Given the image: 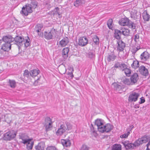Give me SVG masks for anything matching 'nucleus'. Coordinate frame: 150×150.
<instances>
[{
  "label": "nucleus",
  "instance_id": "63",
  "mask_svg": "<svg viewBox=\"0 0 150 150\" xmlns=\"http://www.w3.org/2000/svg\"><path fill=\"white\" fill-rule=\"evenodd\" d=\"M1 41L2 40L0 39V44L1 43Z\"/></svg>",
  "mask_w": 150,
  "mask_h": 150
},
{
  "label": "nucleus",
  "instance_id": "47",
  "mask_svg": "<svg viewBox=\"0 0 150 150\" xmlns=\"http://www.w3.org/2000/svg\"><path fill=\"white\" fill-rule=\"evenodd\" d=\"M89 147L85 144H83L82 145L80 150H89Z\"/></svg>",
  "mask_w": 150,
  "mask_h": 150
},
{
  "label": "nucleus",
  "instance_id": "53",
  "mask_svg": "<svg viewBox=\"0 0 150 150\" xmlns=\"http://www.w3.org/2000/svg\"><path fill=\"white\" fill-rule=\"evenodd\" d=\"M140 101L139 102V104L143 103L145 102V98L144 97H142L140 98Z\"/></svg>",
  "mask_w": 150,
  "mask_h": 150
},
{
  "label": "nucleus",
  "instance_id": "55",
  "mask_svg": "<svg viewBox=\"0 0 150 150\" xmlns=\"http://www.w3.org/2000/svg\"><path fill=\"white\" fill-rule=\"evenodd\" d=\"M134 126L133 125H131L129 126V128L127 129V131H129L130 132H131V131L132 129L133 128H134Z\"/></svg>",
  "mask_w": 150,
  "mask_h": 150
},
{
  "label": "nucleus",
  "instance_id": "30",
  "mask_svg": "<svg viewBox=\"0 0 150 150\" xmlns=\"http://www.w3.org/2000/svg\"><path fill=\"white\" fill-rule=\"evenodd\" d=\"M139 144H138V143L137 142V140H136L134 142V143H130L129 144V146H128V147L127 148V149H134V147H138L139 146Z\"/></svg>",
  "mask_w": 150,
  "mask_h": 150
},
{
  "label": "nucleus",
  "instance_id": "57",
  "mask_svg": "<svg viewBox=\"0 0 150 150\" xmlns=\"http://www.w3.org/2000/svg\"><path fill=\"white\" fill-rule=\"evenodd\" d=\"M134 107L135 108H139V104H136L134 105Z\"/></svg>",
  "mask_w": 150,
  "mask_h": 150
},
{
  "label": "nucleus",
  "instance_id": "10",
  "mask_svg": "<svg viewBox=\"0 0 150 150\" xmlns=\"http://www.w3.org/2000/svg\"><path fill=\"white\" fill-rule=\"evenodd\" d=\"M117 50L119 52L123 51L125 47V44L122 40L117 41Z\"/></svg>",
  "mask_w": 150,
  "mask_h": 150
},
{
  "label": "nucleus",
  "instance_id": "36",
  "mask_svg": "<svg viewBox=\"0 0 150 150\" xmlns=\"http://www.w3.org/2000/svg\"><path fill=\"white\" fill-rule=\"evenodd\" d=\"M143 17L144 21H148L150 18V16L148 14L147 12H144L143 14Z\"/></svg>",
  "mask_w": 150,
  "mask_h": 150
},
{
  "label": "nucleus",
  "instance_id": "29",
  "mask_svg": "<svg viewBox=\"0 0 150 150\" xmlns=\"http://www.w3.org/2000/svg\"><path fill=\"white\" fill-rule=\"evenodd\" d=\"M52 13L54 16L58 15L59 18L61 17H62L60 16L61 13L60 12L59 8L58 7L55 8L53 10Z\"/></svg>",
  "mask_w": 150,
  "mask_h": 150
},
{
  "label": "nucleus",
  "instance_id": "40",
  "mask_svg": "<svg viewBox=\"0 0 150 150\" xmlns=\"http://www.w3.org/2000/svg\"><path fill=\"white\" fill-rule=\"evenodd\" d=\"M122 82L125 84L127 85H133L131 83V80L129 79L125 78L123 80Z\"/></svg>",
  "mask_w": 150,
  "mask_h": 150
},
{
  "label": "nucleus",
  "instance_id": "39",
  "mask_svg": "<svg viewBox=\"0 0 150 150\" xmlns=\"http://www.w3.org/2000/svg\"><path fill=\"white\" fill-rule=\"evenodd\" d=\"M44 126L45 127L46 132H47L51 129V128L52 127V124L49 123L47 125H44Z\"/></svg>",
  "mask_w": 150,
  "mask_h": 150
},
{
  "label": "nucleus",
  "instance_id": "21",
  "mask_svg": "<svg viewBox=\"0 0 150 150\" xmlns=\"http://www.w3.org/2000/svg\"><path fill=\"white\" fill-rule=\"evenodd\" d=\"M69 49L68 47L64 48L62 51V57L64 59H66L68 56V53Z\"/></svg>",
  "mask_w": 150,
  "mask_h": 150
},
{
  "label": "nucleus",
  "instance_id": "13",
  "mask_svg": "<svg viewBox=\"0 0 150 150\" xmlns=\"http://www.w3.org/2000/svg\"><path fill=\"white\" fill-rule=\"evenodd\" d=\"M139 71L142 75L147 76L149 75V72L148 69L144 66H141L139 67Z\"/></svg>",
  "mask_w": 150,
  "mask_h": 150
},
{
  "label": "nucleus",
  "instance_id": "43",
  "mask_svg": "<svg viewBox=\"0 0 150 150\" xmlns=\"http://www.w3.org/2000/svg\"><path fill=\"white\" fill-rule=\"evenodd\" d=\"M126 75L127 76H129L131 72V70L127 67L124 70Z\"/></svg>",
  "mask_w": 150,
  "mask_h": 150
},
{
  "label": "nucleus",
  "instance_id": "32",
  "mask_svg": "<svg viewBox=\"0 0 150 150\" xmlns=\"http://www.w3.org/2000/svg\"><path fill=\"white\" fill-rule=\"evenodd\" d=\"M139 62L137 60H134L133 63L131 64V67L132 68L136 69L139 67Z\"/></svg>",
  "mask_w": 150,
  "mask_h": 150
},
{
  "label": "nucleus",
  "instance_id": "19",
  "mask_svg": "<svg viewBox=\"0 0 150 150\" xmlns=\"http://www.w3.org/2000/svg\"><path fill=\"white\" fill-rule=\"evenodd\" d=\"M117 56L114 52L108 53L107 57V60L108 62L114 61L116 59Z\"/></svg>",
  "mask_w": 150,
  "mask_h": 150
},
{
  "label": "nucleus",
  "instance_id": "35",
  "mask_svg": "<svg viewBox=\"0 0 150 150\" xmlns=\"http://www.w3.org/2000/svg\"><path fill=\"white\" fill-rule=\"evenodd\" d=\"M43 27V25L41 24H38L35 27V30L37 33H39Z\"/></svg>",
  "mask_w": 150,
  "mask_h": 150
},
{
  "label": "nucleus",
  "instance_id": "17",
  "mask_svg": "<svg viewBox=\"0 0 150 150\" xmlns=\"http://www.w3.org/2000/svg\"><path fill=\"white\" fill-rule=\"evenodd\" d=\"M67 130L66 126L63 125H61L60 127L56 132V134L58 136H61Z\"/></svg>",
  "mask_w": 150,
  "mask_h": 150
},
{
  "label": "nucleus",
  "instance_id": "23",
  "mask_svg": "<svg viewBox=\"0 0 150 150\" xmlns=\"http://www.w3.org/2000/svg\"><path fill=\"white\" fill-rule=\"evenodd\" d=\"M122 35L121 29H115L114 30V37L116 39L120 40L121 39V35Z\"/></svg>",
  "mask_w": 150,
  "mask_h": 150
},
{
  "label": "nucleus",
  "instance_id": "8",
  "mask_svg": "<svg viewBox=\"0 0 150 150\" xmlns=\"http://www.w3.org/2000/svg\"><path fill=\"white\" fill-rule=\"evenodd\" d=\"M139 94L135 92H133L130 93L128 97V100L130 102H136L137 100Z\"/></svg>",
  "mask_w": 150,
  "mask_h": 150
},
{
  "label": "nucleus",
  "instance_id": "44",
  "mask_svg": "<svg viewBox=\"0 0 150 150\" xmlns=\"http://www.w3.org/2000/svg\"><path fill=\"white\" fill-rule=\"evenodd\" d=\"M130 142L128 141H124L122 142V144L124 146L126 149H127V147H128L129 146Z\"/></svg>",
  "mask_w": 150,
  "mask_h": 150
},
{
  "label": "nucleus",
  "instance_id": "16",
  "mask_svg": "<svg viewBox=\"0 0 150 150\" xmlns=\"http://www.w3.org/2000/svg\"><path fill=\"white\" fill-rule=\"evenodd\" d=\"M140 58L142 61H146L149 59H150V54L146 51H144L141 54Z\"/></svg>",
  "mask_w": 150,
  "mask_h": 150
},
{
  "label": "nucleus",
  "instance_id": "52",
  "mask_svg": "<svg viewBox=\"0 0 150 150\" xmlns=\"http://www.w3.org/2000/svg\"><path fill=\"white\" fill-rule=\"evenodd\" d=\"M121 64V63H120V62H116V63H115V64L114 65V66L113 67L114 68H118V67L120 68Z\"/></svg>",
  "mask_w": 150,
  "mask_h": 150
},
{
  "label": "nucleus",
  "instance_id": "56",
  "mask_svg": "<svg viewBox=\"0 0 150 150\" xmlns=\"http://www.w3.org/2000/svg\"><path fill=\"white\" fill-rule=\"evenodd\" d=\"M139 49H140V48H138V47H134L133 49V53H135Z\"/></svg>",
  "mask_w": 150,
  "mask_h": 150
},
{
  "label": "nucleus",
  "instance_id": "33",
  "mask_svg": "<svg viewBox=\"0 0 150 150\" xmlns=\"http://www.w3.org/2000/svg\"><path fill=\"white\" fill-rule=\"evenodd\" d=\"M112 150H122V146L120 144H115L112 145Z\"/></svg>",
  "mask_w": 150,
  "mask_h": 150
},
{
  "label": "nucleus",
  "instance_id": "18",
  "mask_svg": "<svg viewBox=\"0 0 150 150\" xmlns=\"http://www.w3.org/2000/svg\"><path fill=\"white\" fill-rule=\"evenodd\" d=\"M13 38L11 35H7L4 36L2 38V40L5 43H11L13 42Z\"/></svg>",
  "mask_w": 150,
  "mask_h": 150
},
{
  "label": "nucleus",
  "instance_id": "25",
  "mask_svg": "<svg viewBox=\"0 0 150 150\" xmlns=\"http://www.w3.org/2000/svg\"><path fill=\"white\" fill-rule=\"evenodd\" d=\"M69 42V38L67 37H65L60 41L59 43L61 47H64L66 46Z\"/></svg>",
  "mask_w": 150,
  "mask_h": 150
},
{
  "label": "nucleus",
  "instance_id": "20",
  "mask_svg": "<svg viewBox=\"0 0 150 150\" xmlns=\"http://www.w3.org/2000/svg\"><path fill=\"white\" fill-rule=\"evenodd\" d=\"M139 79V76L137 74L135 73L131 76L130 80L131 81V83L132 85L134 84L137 82Z\"/></svg>",
  "mask_w": 150,
  "mask_h": 150
},
{
  "label": "nucleus",
  "instance_id": "60",
  "mask_svg": "<svg viewBox=\"0 0 150 150\" xmlns=\"http://www.w3.org/2000/svg\"><path fill=\"white\" fill-rule=\"evenodd\" d=\"M5 121L6 122H7L8 124H10V123L11 122V120H9L8 121H7V120H5Z\"/></svg>",
  "mask_w": 150,
  "mask_h": 150
},
{
  "label": "nucleus",
  "instance_id": "46",
  "mask_svg": "<svg viewBox=\"0 0 150 150\" xmlns=\"http://www.w3.org/2000/svg\"><path fill=\"white\" fill-rule=\"evenodd\" d=\"M88 57L90 58H94L95 56V54L93 52L90 51L87 54Z\"/></svg>",
  "mask_w": 150,
  "mask_h": 150
},
{
  "label": "nucleus",
  "instance_id": "37",
  "mask_svg": "<svg viewBox=\"0 0 150 150\" xmlns=\"http://www.w3.org/2000/svg\"><path fill=\"white\" fill-rule=\"evenodd\" d=\"M112 24V19L111 18L109 19L107 22V25L108 27L110 29H112L113 28Z\"/></svg>",
  "mask_w": 150,
  "mask_h": 150
},
{
  "label": "nucleus",
  "instance_id": "41",
  "mask_svg": "<svg viewBox=\"0 0 150 150\" xmlns=\"http://www.w3.org/2000/svg\"><path fill=\"white\" fill-rule=\"evenodd\" d=\"M9 83L10 87L12 88H14L16 86V82L14 80H9Z\"/></svg>",
  "mask_w": 150,
  "mask_h": 150
},
{
  "label": "nucleus",
  "instance_id": "62",
  "mask_svg": "<svg viewBox=\"0 0 150 150\" xmlns=\"http://www.w3.org/2000/svg\"><path fill=\"white\" fill-rule=\"evenodd\" d=\"M146 150H150V149L149 148H146Z\"/></svg>",
  "mask_w": 150,
  "mask_h": 150
},
{
  "label": "nucleus",
  "instance_id": "12",
  "mask_svg": "<svg viewBox=\"0 0 150 150\" xmlns=\"http://www.w3.org/2000/svg\"><path fill=\"white\" fill-rule=\"evenodd\" d=\"M11 43H4L2 45V47L0 50V53L2 54V51L4 52H8L11 49Z\"/></svg>",
  "mask_w": 150,
  "mask_h": 150
},
{
  "label": "nucleus",
  "instance_id": "9",
  "mask_svg": "<svg viewBox=\"0 0 150 150\" xmlns=\"http://www.w3.org/2000/svg\"><path fill=\"white\" fill-rule=\"evenodd\" d=\"M88 43V40L85 36L81 37L79 40L78 45L81 47L86 45Z\"/></svg>",
  "mask_w": 150,
  "mask_h": 150
},
{
  "label": "nucleus",
  "instance_id": "51",
  "mask_svg": "<svg viewBox=\"0 0 150 150\" xmlns=\"http://www.w3.org/2000/svg\"><path fill=\"white\" fill-rule=\"evenodd\" d=\"M127 66L124 63H121L120 65V67L121 69H122L123 71L127 67Z\"/></svg>",
  "mask_w": 150,
  "mask_h": 150
},
{
  "label": "nucleus",
  "instance_id": "59",
  "mask_svg": "<svg viewBox=\"0 0 150 150\" xmlns=\"http://www.w3.org/2000/svg\"><path fill=\"white\" fill-rule=\"evenodd\" d=\"M93 133L94 134L95 136L96 137V136L97 135V133L94 130H93Z\"/></svg>",
  "mask_w": 150,
  "mask_h": 150
},
{
  "label": "nucleus",
  "instance_id": "45",
  "mask_svg": "<svg viewBox=\"0 0 150 150\" xmlns=\"http://www.w3.org/2000/svg\"><path fill=\"white\" fill-rule=\"evenodd\" d=\"M130 134V132L129 131H127V132L126 133H125V134L121 135L120 137L121 138H127L128 136V135Z\"/></svg>",
  "mask_w": 150,
  "mask_h": 150
},
{
  "label": "nucleus",
  "instance_id": "54",
  "mask_svg": "<svg viewBox=\"0 0 150 150\" xmlns=\"http://www.w3.org/2000/svg\"><path fill=\"white\" fill-rule=\"evenodd\" d=\"M74 71V70L73 68L72 69V71L71 72H69L68 73V75L71 77V78H72L73 77V73Z\"/></svg>",
  "mask_w": 150,
  "mask_h": 150
},
{
  "label": "nucleus",
  "instance_id": "5",
  "mask_svg": "<svg viewBox=\"0 0 150 150\" xmlns=\"http://www.w3.org/2000/svg\"><path fill=\"white\" fill-rule=\"evenodd\" d=\"M17 132L14 130L10 131L4 134L3 139L5 141H10L16 137Z\"/></svg>",
  "mask_w": 150,
  "mask_h": 150
},
{
  "label": "nucleus",
  "instance_id": "27",
  "mask_svg": "<svg viewBox=\"0 0 150 150\" xmlns=\"http://www.w3.org/2000/svg\"><path fill=\"white\" fill-rule=\"evenodd\" d=\"M121 30L122 35L124 36H127L130 35V31L129 29L122 28L121 29Z\"/></svg>",
  "mask_w": 150,
  "mask_h": 150
},
{
  "label": "nucleus",
  "instance_id": "38",
  "mask_svg": "<svg viewBox=\"0 0 150 150\" xmlns=\"http://www.w3.org/2000/svg\"><path fill=\"white\" fill-rule=\"evenodd\" d=\"M30 76V71L29 72L27 70H25L23 73L24 78L26 80H28Z\"/></svg>",
  "mask_w": 150,
  "mask_h": 150
},
{
  "label": "nucleus",
  "instance_id": "42",
  "mask_svg": "<svg viewBox=\"0 0 150 150\" xmlns=\"http://www.w3.org/2000/svg\"><path fill=\"white\" fill-rule=\"evenodd\" d=\"M49 123L52 124V119L49 117H47L45 118L44 125H47Z\"/></svg>",
  "mask_w": 150,
  "mask_h": 150
},
{
  "label": "nucleus",
  "instance_id": "64",
  "mask_svg": "<svg viewBox=\"0 0 150 150\" xmlns=\"http://www.w3.org/2000/svg\"><path fill=\"white\" fill-rule=\"evenodd\" d=\"M148 143H149V144H150V140L149 141Z\"/></svg>",
  "mask_w": 150,
  "mask_h": 150
},
{
  "label": "nucleus",
  "instance_id": "15",
  "mask_svg": "<svg viewBox=\"0 0 150 150\" xmlns=\"http://www.w3.org/2000/svg\"><path fill=\"white\" fill-rule=\"evenodd\" d=\"M19 139L22 140L21 143L25 144L29 142L31 139H29L28 137L25 134L22 133L19 135Z\"/></svg>",
  "mask_w": 150,
  "mask_h": 150
},
{
  "label": "nucleus",
  "instance_id": "24",
  "mask_svg": "<svg viewBox=\"0 0 150 150\" xmlns=\"http://www.w3.org/2000/svg\"><path fill=\"white\" fill-rule=\"evenodd\" d=\"M40 72V70L38 68H36L30 71V75L33 77H34L37 76Z\"/></svg>",
  "mask_w": 150,
  "mask_h": 150
},
{
  "label": "nucleus",
  "instance_id": "49",
  "mask_svg": "<svg viewBox=\"0 0 150 150\" xmlns=\"http://www.w3.org/2000/svg\"><path fill=\"white\" fill-rule=\"evenodd\" d=\"M66 126L67 130H70L72 128V125L69 122H67L66 123Z\"/></svg>",
  "mask_w": 150,
  "mask_h": 150
},
{
  "label": "nucleus",
  "instance_id": "7",
  "mask_svg": "<svg viewBox=\"0 0 150 150\" xmlns=\"http://www.w3.org/2000/svg\"><path fill=\"white\" fill-rule=\"evenodd\" d=\"M112 85L114 86V89L119 93H121L124 91L125 86L121 84L114 83H112Z\"/></svg>",
  "mask_w": 150,
  "mask_h": 150
},
{
  "label": "nucleus",
  "instance_id": "58",
  "mask_svg": "<svg viewBox=\"0 0 150 150\" xmlns=\"http://www.w3.org/2000/svg\"><path fill=\"white\" fill-rule=\"evenodd\" d=\"M38 35L40 37H42L43 35V33L42 32L38 33Z\"/></svg>",
  "mask_w": 150,
  "mask_h": 150
},
{
  "label": "nucleus",
  "instance_id": "3",
  "mask_svg": "<svg viewBox=\"0 0 150 150\" xmlns=\"http://www.w3.org/2000/svg\"><path fill=\"white\" fill-rule=\"evenodd\" d=\"M120 25L122 26L127 25L132 29H134L136 28V24L134 22L131 21L128 18H122L119 21Z\"/></svg>",
  "mask_w": 150,
  "mask_h": 150
},
{
  "label": "nucleus",
  "instance_id": "34",
  "mask_svg": "<svg viewBox=\"0 0 150 150\" xmlns=\"http://www.w3.org/2000/svg\"><path fill=\"white\" fill-rule=\"evenodd\" d=\"M93 41L96 45H98L99 44V39L98 37L96 35L93 36L92 38Z\"/></svg>",
  "mask_w": 150,
  "mask_h": 150
},
{
  "label": "nucleus",
  "instance_id": "14",
  "mask_svg": "<svg viewBox=\"0 0 150 150\" xmlns=\"http://www.w3.org/2000/svg\"><path fill=\"white\" fill-rule=\"evenodd\" d=\"M149 138V136L145 135L141 138H139L137 140L138 144H139V146L148 142Z\"/></svg>",
  "mask_w": 150,
  "mask_h": 150
},
{
  "label": "nucleus",
  "instance_id": "50",
  "mask_svg": "<svg viewBox=\"0 0 150 150\" xmlns=\"http://www.w3.org/2000/svg\"><path fill=\"white\" fill-rule=\"evenodd\" d=\"M46 150H58L54 146H48L46 148Z\"/></svg>",
  "mask_w": 150,
  "mask_h": 150
},
{
  "label": "nucleus",
  "instance_id": "61",
  "mask_svg": "<svg viewBox=\"0 0 150 150\" xmlns=\"http://www.w3.org/2000/svg\"><path fill=\"white\" fill-rule=\"evenodd\" d=\"M150 145V144H149V143H148V144L146 145L147 148H149V147Z\"/></svg>",
  "mask_w": 150,
  "mask_h": 150
},
{
  "label": "nucleus",
  "instance_id": "31",
  "mask_svg": "<svg viewBox=\"0 0 150 150\" xmlns=\"http://www.w3.org/2000/svg\"><path fill=\"white\" fill-rule=\"evenodd\" d=\"M32 139H30L29 142L26 143V148L28 150H30L32 149L34 145V142L32 141Z\"/></svg>",
  "mask_w": 150,
  "mask_h": 150
},
{
  "label": "nucleus",
  "instance_id": "4",
  "mask_svg": "<svg viewBox=\"0 0 150 150\" xmlns=\"http://www.w3.org/2000/svg\"><path fill=\"white\" fill-rule=\"evenodd\" d=\"M57 31L54 28L51 29L50 31L44 32V38L47 40L52 39L56 38L57 35Z\"/></svg>",
  "mask_w": 150,
  "mask_h": 150
},
{
  "label": "nucleus",
  "instance_id": "28",
  "mask_svg": "<svg viewBox=\"0 0 150 150\" xmlns=\"http://www.w3.org/2000/svg\"><path fill=\"white\" fill-rule=\"evenodd\" d=\"M45 144L43 142H40L35 147L36 150H44Z\"/></svg>",
  "mask_w": 150,
  "mask_h": 150
},
{
  "label": "nucleus",
  "instance_id": "1",
  "mask_svg": "<svg viewBox=\"0 0 150 150\" xmlns=\"http://www.w3.org/2000/svg\"><path fill=\"white\" fill-rule=\"evenodd\" d=\"M37 5L38 2L36 1L32 0L30 4H27L23 7L20 13L23 16H27L29 13L32 12L33 10L35 9Z\"/></svg>",
  "mask_w": 150,
  "mask_h": 150
},
{
  "label": "nucleus",
  "instance_id": "48",
  "mask_svg": "<svg viewBox=\"0 0 150 150\" xmlns=\"http://www.w3.org/2000/svg\"><path fill=\"white\" fill-rule=\"evenodd\" d=\"M139 36L138 34H136L134 35V40L136 43H138L139 41Z\"/></svg>",
  "mask_w": 150,
  "mask_h": 150
},
{
  "label": "nucleus",
  "instance_id": "26",
  "mask_svg": "<svg viewBox=\"0 0 150 150\" xmlns=\"http://www.w3.org/2000/svg\"><path fill=\"white\" fill-rule=\"evenodd\" d=\"M85 2V0H76L74 2V5L76 7H78L84 4Z\"/></svg>",
  "mask_w": 150,
  "mask_h": 150
},
{
  "label": "nucleus",
  "instance_id": "2",
  "mask_svg": "<svg viewBox=\"0 0 150 150\" xmlns=\"http://www.w3.org/2000/svg\"><path fill=\"white\" fill-rule=\"evenodd\" d=\"M13 40L14 44L18 46L19 49L23 44H24L25 47L26 48L30 45V39L28 36L27 39H25L23 37L16 36L15 38H13Z\"/></svg>",
  "mask_w": 150,
  "mask_h": 150
},
{
  "label": "nucleus",
  "instance_id": "6",
  "mask_svg": "<svg viewBox=\"0 0 150 150\" xmlns=\"http://www.w3.org/2000/svg\"><path fill=\"white\" fill-rule=\"evenodd\" d=\"M113 128V126L110 123H107L105 125L104 124L101 129L99 132L101 133L109 132Z\"/></svg>",
  "mask_w": 150,
  "mask_h": 150
},
{
  "label": "nucleus",
  "instance_id": "22",
  "mask_svg": "<svg viewBox=\"0 0 150 150\" xmlns=\"http://www.w3.org/2000/svg\"><path fill=\"white\" fill-rule=\"evenodd\" d=\"M61 142L64 147H68L70 146L71 145V142L70 140L67 139H62Z\"/></svg>",
  "mask_w": 150,
  "mask_h": 150
},
{
  "label": "nucleus",
  "instance_id": "11",
  "mask_svg": "<svg viewBox=\"0 0 150 150\" xmlns=\"http://www.w3.org/2000/svg\"><path fill=\"white\" fill-rule=\"evenodd\" d=\"M105 123L104 120L101 119H97L95 120V124L97 126L98 131H100Z\"/></svg>",
  "mask_w": 150,
  "mask_h": 150
}]
</instances>
